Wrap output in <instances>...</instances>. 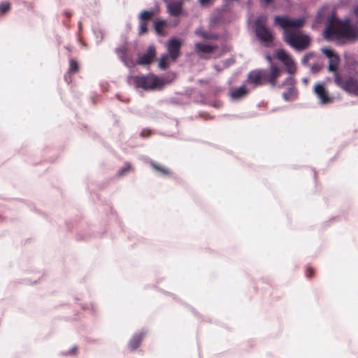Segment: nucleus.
I'll return each mask as SVG.
<instances>
[{
	"mask_svg": "<svg viewBox=\"0 0 358 358\" xmlns=\"http://www.w3.org/2000/svg\"><path fill=\"white\" fill-rule=\"evenodd\" d=\"M334 83L345 92L358 96V78L351 76L343 77L340 73H336Z\"/></svg>",
	"mask_w": 358,
	"mask_h": 358,
	"instance_id": "obj_5",
	"label": "nucleus"
},
{
	"mask_svg": "<svg viewBox=\"0 0 358 358\" xmlns=\"http://www.w3.org/2000/svg\"><path fill=\"white\" fill-rule=\"evenodd\" d=\"M127 48L126 46H121L120 48H117L115 49V52L120 56L122 59L125 57L127 54Z\"/></svg>",
	"mask_w": 358,
	"mask_h": 358,
	"instance_id": "obj_23",
	"label": "nucleus"
},
{
	"mask_svg": "<svg viewBox=\"0 0 358 358\" xmlns=\"http://www.w3.org/2000/svg\"><path fill=\"white\" fill-rule=\"evenodd\" d=\"M196 34L200 35L205 39H217V36L211 34H208L206 31H196Z\"/></svg>",
	"mask_w": 358,
	"mask_h": 358,
	"instance_id": "obj_25",
	"label": "nucleus"
},
{
	"mask_svg": "<svg viewBox=\"0 0 358 358\" xmlns=\"http://www.w3.org/2000/svg\"><path fill=\"white\" fill-rule=\"evenodd\" d=\"M268 17L259 16L254 22L255 32L258 39L266 46H269L274 40L273 31L266 26Z\"/></svg>",
	"mask_w": 358,
	"mask_h": 358,
	"instance_id": "obj_4",
	"label": "nucleus"
},
{
	"mask_svg": "<svg viewBox=\"0 0 358 358\" xmlns=\"http://www.w3.org/2000/svg\"><path fill=\"white\" fill-rule=\"evenodd\" d=\"M167 26V22L164 20H156L154 22V29L156 33L160 36L165 34L164 29Z\"/></svg>",
	"mask_w": 358,
	"mask_h": 358,
	"instance_id": "obj_17",
	"label": "nucleus"
},
{
	"mask_svg": "<svg viewBox=\"0 0 358 358\" xmlns=\"http://www.w3.org/2000/svg\"><path fill=\"white\" fill-rule=\"evenodd\" d=\"M314 56L313 52H310L304 55V57L301 59V63L303 65H307L309 60Z\"/></svg>",
	"mask_w": 358,
	"mask_h": 358,
	"instance_id": "obj_26",
	"label": "nucleus"
},
{
	"mask_svg": "<svg viewBox=\"0 0 358 358\" xmlns=\"http://www.w3.org/2000/svg\"><path fill=\"white\" fill-rule=\"evenodd\" d=\"M150 164L152 169H154L155 171L159 172L161 174L164 176H169L171 174V171L169 169H167L165 166H161L153 161H151L150 162Z\"/></svg>",
	"mask_w": 358,
	"mask_h": 358,
	"instance_id": "obj_18",
	"label": "nucleus"
},
{
	"mask_svg": "<svg viewBox=\"0 0 358 358\" xmlns=\"http://www.w3.org/2000/svg\"><path fill=\"white\" fill-rule=\"evenodd\" d=\"M168 55H164L161 57L159 62V66L160 69L164 70L168 67Z\"/></svg>",
	"mask_w": 358,
	"mask_h": 358,
	"instance_id": "obj_24",
	"label": "nucleus"
},
{
	"mask_svg": "<svg viewBox=\"0 0 358 358\" xmlns=\"http://www.w3.org/2000/svg\"><path fill=\"white\" fill-rule=\"evenodd\" d=\"M278 87H287V90L282 94L285 101H289L296 98L297 90L295 87V80L292 76H290L287 77L281 85H278Z\"/></svg>",
	"mask_w": 358,
	"mask_h": 358,
	"instance_id": "obj_7",
	"label": "nucleus"
},
{
	"mask_svg": "<svg viewBox=\"0 0 358 358\" xmlns=\"http://www.w3.org/2000/svg\"><path fill=\"white\" fill-rule=\"evenodd\" d=\"M133 170L132 166L129 162H125L123 167H122L117 172V176L120 178Z\"/></svg>",
	"mask_w": 358,
	"mask_h": 358,
	"instance_id": "obj_19",
	"label": "nucleus"
},
{
	"mask_svg": "<svg viewBox=\"0 0 358 358\" xmlns=\"http://www.w3.org/2000/svg\"><path fill=\"white\" fill-rule=\"evenodd\" d=\"M167 13L173 17H179L183 14L182 1H170L166 3Z\"/></svg>",
	"mask_w": 358,
	"mask_h": 358,
	"instance_id": "obj_13",
	"label": "nucleus"
},
{
	"mask_svg": "<svg viewBox=\"0 0 358 358\" xmlns=\"http://www.w3.org/2000/svg\"><path fill=\"white\" fill-rule=\"evenodd\" d=\"M281 69L271 64L269 69H257L250 71L247 75V83L254 88L268 84L271 87L277 86Z\"/></svg>",
	"mask_w": 358,
	"mask_h": 358,
	"instance_id": "obj_3",
	"label": "nucleus"
},
{
	"mask_svg": "<svg viewBox=\"0 0 358 358\" xmlns=\"http://www.w3.org/2000/svg\"><path fill=\"white\" fill-rule=\"evenodd\" d=\"M65 15H66V16H67L68 17H70L71 16V14L69 12H68V11H66V12H65Z\"/></svg>",
	"mask_w": 358,
	"mask_h": 358,
	"instance_id": "obj_30",
	"label": "nucleus"
},
{
	"mask_svg": "<svg viewBox=\"0 0 358 358\" xmlns=\"http://www.w3.org/2000/svg\"><path fill=\"white\" fill-rule=\"evenodd\" d=\"M320 15H321V12H320V13H318V17H320Z\"/></svg>",
	"mask_w": 358,
	"mask_h": 358,
	"instance_id": "obj_32",
	"label": "nucleus"
},
{
	"mask_svg": "<svg viewBox=\"0 0 358 358\" xmlns=\"http://www.w3.org/2000/svg\"><path fill=\"white\" fill-rule=\"evenodd\" d=\"M324 36L327 39L335 38L355 41L358 38V27L349 20L341 21L331 14L327 19Z\"/></svg>",
	"mask_w": 358,
	"mask_h": 358,
	"instance_id": "obj_2",
	"label": "nucleus"
},
{
	"mask_svg": "<svg viewBox=\"0 0 358 358\" xmlns=\"http://www.w3.org/2000/svg\"><path fill=\"white\" fill-rule=\"evenodd\" d=\"M157 14L153 10H143L138 16L139 26H138V34L143 35L148 33V21L152 19Z\"/></svg>",
	"mask_w": 358,
	"mask_h": 358,
	"instance_id": "obj_10",
	"label": "nucleus"
},
{
	"mask_svg": "<svg viewBox=\"0 0 358 358\" xmlns=\"http://www.w3.org/2000/svg\"><path fill=\"white\" fill-rule=\"evenodd\" d=\"M313 91L322 104L326 105L331 103L334 101V97L330 96L328 90L325 88L323 84H315Z\"/></svg>",
	"mask_w": 358,
	"mask_h": 358,
	"instance_id": "obj_11",
	"label": "nucleus"
},
{
	"mask_svg": "<svg viewBox=\"0 0 358 358\" xmlns=\"http://www.w3.org/2000/svg\"><path fill=\"white\" fill-rule=\"evenodd\" d=\"M274 22L285 30L284 41L292 48L303 50L309 47L310 38L308 35L303 34L300 31L289 30V28L303 27L305 23L303 18L292 20L287 17L275 16Z\"/></svg>",
	"mask_w": 358,
	"mask_h": 358,
	"instance_id": "obj_1",
	"label": "nucleus"
},
{
	"mask_svg": "<svg viewBox=\"0 0 358 358\" xmlns=\"http://www.w3.org/2000/svg\"><path fill=\"white\" fill-rule=\"evenodd\" d=\"M80 69L79 64L78 62L74 59H71L69 61V73L71 74L76 73L78 72Z\"/></svg>",
	"mask_w": 358,
	"mask_h": 358,
	"instance_id": "obj_20",
	"label": "nucleus"
},
{
	"mask_svg": "<svg viewBox=\"0 0 358 358\" xmlns=\"http://www.w3.org/2000/svg\"><path fill=\"white\" fill-rule=\"evenodd\" d=\"M155 48L152 45L149 46L145 53L138 55L136 63L139 65L150 64L155 57Z\"/></svg>",
	"mask_w": 358,
	"mask_h": 358,
	"instance_id": "obj_12",
	"label": "nucleus"
},
{
	"mask_svg": "<svg viewBox=\"0 0 358 358\" xmlns=\"http://www.w3.org/2000/svg\"><path fill=\"white\" fill-rule=\"evenodd\" d=\"M250 92L247 87L243 85L233 89L230 92V96L234 99H239L246 96Z\"/></svg>",
	"mask_w": 358,
	"mask_h": 358,
	"instance_id": "obj_15",
	"label": "nucleus"
},
{
	"mask_svg": "<svg viewBox=\"0 0 358 358\" xmlns=\"http://www.w3.org/2000/svg\"><path fill=\"white\" fill-rule=\"evenodd\" d=\"M134 81L137 87L145 90H153L162 85V79L152 74L135 76Z\"/></svg>",
	"mask_w": 358,
	"mask_h": 358,
	"instance_id": "obj_6",
	"label": "nucleus"
},
{
	"mask_svg": "<svg viewBox=\"0 0 358 358\" xmlns=\"http://www.w3.org/2000/svg\"><path fill=\"white\" fill-rule=\"evenodd\" d=\"M11 9V3L9 1H3L0 3V12L4 15L8 13Z\"/></svg>",
	"mask_w": 358,
	"mask_h": 358,
	"instance_id": "obj_21",
	"label": "nucleus"
},
{
	"mask_svg": "<svg viewBox=\"0 0 358 358\" xmlns=\"http://www.w3.org/2000/svg\"><path fill=\"white\" fill-rule=\"evenodd\" d=\"M322 53L329 58V67L328 69L329 71L334 73V78H335V75L336 73H339L338 71V65L340 63V57L338 54H336L333 50L328 48H324L322 49Z\"/></svg>",
	"mask_w": 358,
	"mask_h": 358,
	"instance_id": "obj_9",
	"label": "nucleus"
},
{
	"mask_svg": "<svg viewBox=\"0 0 358 358\" xmlns=\"http://www.w3.org/2000/svg\"><path fill=\"white\" fill-rule=\"evenodd\" d=\"M263 1L265 2V4L266 6L269 5L273 1V0H263Z\"/></svg>",
	"mask_w": 358,
	"mask_h": 358,
	"instance_id": "obj_29",
	"label": "nucleus"
},
{
	"mask_svg": "<svg viewBox=\"0 0 358 358\" xmlns=\"http://www.w3.org/2000/svg\"><path fill=\"white\" fill-rule=\"evenodd\" d=\"M141 136L143 138H148L152 135V131L148 129H143L140 134Z\"/></svg>",
	"mask_w": 358,
	"mask_h": 358,
	"instance_id": "obj_27",
	"label": "nucleus"
},
{
	"mask_svg": "<svg viewBox=\"0 0 358 358\" xmlns=\"http://www.w3.org/2000/svg\"><path fill=\"white\" fill-rule=\"evenodd\" d=\"M195 48L197 52H201L203 53H211L217 49V45H210L204 44L202 43H197L195 45Z\"/></svg>",
	"mask_w": 358,
	"mask_h": 358,
	"instance_id": "obj_16",
	"label": "nucleus"
},
{
	"mask_svg": "<svg viewBox=\"0 0 358 358\" xmlns=\"http://www.w3.org/2000/svg\"><path fill=\"white\" fill-rule=\"evenodd\" d=\"M275 57L284 64V65L286 66L287 71L289 74L293 75L296 73V64L293 59L290 57L289 55L287 53L285 50H278L275 53Z\"/></svg>",
	"mask_w": 358,
	"mask_h": 358,
	"instance_id": "obj_8",
	"label": "nucleus"
},
{
	"mask_svg": "<svg viewBox=\"0 0 358 358\" xmlns=\"http://www.w3.org/2000/svg\"><path fill=\"white\" fill-rule=\"evenodd\" d=\"M199 2L201 6H206L212 4L213 2V0H199Z\"/></svg>",
	"mask_w": 358,
	"mask_h": 358,
	"instance_id": "obj_28",
	"label": "nucleus"
},
{
	"mask_svg": "<svg viewBox=\"0 0 358 358\" xmlns=\"http://www.w3.org/2000/svg\"><path fill=\"white\" fill-rule=\"evenodd\" d=\"M266 59L268 61V62H271V57L270 55H267L266 56Z\"/></svg>",
	"mask_w": 358,
	"mask_h": 358,
	"instance_id": "obj_31",
	"label": "nucleus"
},
{
	"mask_svg": "<svg viewBox=\"0 0 358 358\" xmlns=\"http://www.w3.org/2000/svg\"><path fill=\"white\" fill-rule=\"evenodd\" d=\"M181 43L179 40L172 38L168 43V51L171 58L176 60L180 54Z\"/></svg>",
	"mask_w": 358,
	"mask_h": 358,
	"instance_id": "obj_14",
	"label": "nucleus"
},
{
	"mask_svg": "<svg viewBox=\"0 0 358 358\" xmlns=\"http://www.w3.org/2000/svg\"><path fill=\"white\" fill-rule=\"evenodd\" d=\"M315 269L310 266L307 265L305 268V273L306 278L311 279L315 275Z\"/></svg>",
	"mask_w": 358,
	"mask_h": 358,
	"instance_id": "obj_22",
	"label": "nucleus"
}]
</instances>
